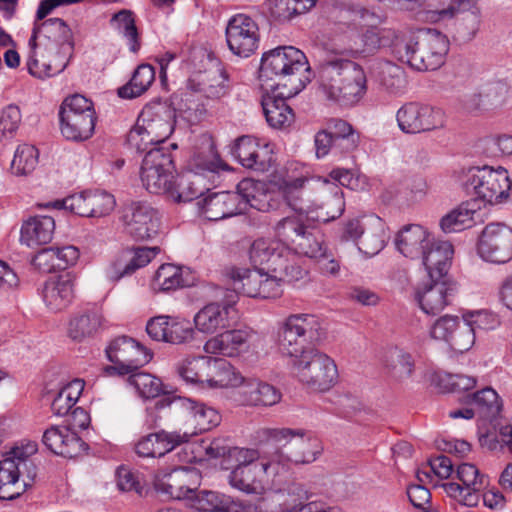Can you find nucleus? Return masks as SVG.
I'll list each match as a JSON object with an SVG mask.
<instances>
[{"instance_id": "nucleus-2", "label": "nucleus", "mask_w": 512, "mask_h": 512, "mask_svg": "<svg viewBox=\"0 0 512 512\" xmlns=\"http://www.w3.org/2000/svg\"><path fill=\"white\" fill-rule=\"evenodd\" d=\"M316 80L325 97L342 106L357 104L367 92V77L358 63L329 56L316 67Z\"/></svg>"}, {"instance_id": "nucleus-55", "label": "nucleus", "mask_w": 512, "mask_h": 512, "mask_svg": "<svg viewBox=\"0 0 512 512\" xmlns=\"http://www.w3.org/2000/svg\"><path fill=\"white\" fill-rule=\"evenodd\" d=\"M152 286L163 292L184 286L181 269L173 264L161 265L155 273Z\"/></svg>"}, {"instance_id": "nucleus-52", "label": "nucleus", "mask_w": 512, "mask_h": 512, "mask_svg": "<svg viewBox=\"0 0 512 512\" xmlns=\"http://www.w3.org/2000/svg\"><path fill=\"white\" fill-rule=\"evenodd\" d=\"M306 228L302 214L287 216L275 226L277 241L289 248V245L293 246L298 241Z\"/></svg>"}, {"instance_id": "nucleus-30", "label": "nucleus", "mask_w": 512, "mask_h": 512, "mask_svg": "<svg viewBox=\"0 0 512 512\" xmlns=\"http://www.w3.org/2000/svg\"><path fill=\"white\" fill-rule=\"evenodd\" d=\"M309 497L310 493L305 485L293 482L263 498V503L267 512H294L304 506Z\"/></svg>"}, {"instance_id": "nucleus-51", "label": "nucleus", "mask_w": 512, "mask_h": 512, "mask_svg": "<svg viewBox=\"0 0 512 512\" xmlns=\"http://www.w3.org/2000/svg\"><path fill=\"white\" fill-rule=\"evenodd\" d=\"M170 148L176 149L177 144H170L169 148L164 146H155L145 154L140 171L145 172H173L174 160Z\"/></svg>"}, {"instance_id": "nucleus-53", "label": "nucleus", "mask_w": 512, "mask_h": 512, "mask_svg": "<svg viewBox=\"0 0 512 512\" xmlns=\"http://www.w3.org/2000/svg\"><path fill=\"white\" fill-rule=\"evenodd\" d=\"M474 214L475 210L462 204L441 218L440 227L445 233L459 232L470 228L474 224Z\"/></svg>"}, {"instance_id": "nucleus-17", "label": "nucleus", "mask_w": 512, "mask_h": 512, "mask_svg": "<svg viewBox=\"0 0 512 512\" xmlns=\"http://www.w3.org/2000/svg\"><path fill=\"white\" fill-rule=\"evenodd\" d=\"M481 259L493 264H505L512 259V228L504 223L487 224L477 243Z\"/></svg>"}, {"instance_id": "nucleus-21", "label": "nucleus", "mask_w": 512, "mask_h": 512, "mask_svg": "<svg viewBox=\"0 0 512 512\" xmlns=\"http://www.w3.org/2000/svg\"><path fill=\"white\" fill-rule=\"evenodd\" d=\"M456 286L448 278H429L416 289V300L426 314L436 315L451 304Z\"/></svg>"}, {"instance_id": "nucleus-56", "label": "nucleus", "mask_w": 512, "mask_h": 512, "mask_svg": "<svg viewBox=\"0 0 512 512\" xmlns=\"http://www.w3.org/2000/svg\"><path fill=\"white\" fill-rule=\"evenodd\" d=\"M38 163V150L29 144L19 145L11 162V171L15 175H27Z\"/></svg>"}, {"instance_id": "nucleus-16", "label": "nucleus", "mask_w": 512, "mask_h": 512, "mask_svg": "<svg viewBox=\"0 0 512 512\" xmlns=\"http://www.w3.org/2000/svg\"><path fill=\"white\" fill-rule=\"evenodd\" d=\"M396 120L402 132L419 134L443 128L445 113L439 108L409 102L399 108Z\"/></svg>"}, {"instance_id": "nucleus-11", "label": "nucleus", "mask_w": 512, "mask_h": 512, "mask_svg": "<svg viewBox=\"0 0 512 512\" xmlns=\"http://www.w3.org/2000/svg\"><path fill=\"white\" fill-rule=\"evenodd\" d=\"M267 442L287 447V458L296 464L314 462L321 454V441L303 429L266 428L262 431Z\"/></svg>"}, {"instance_id": "nucleus-39", "label": "nucleus", "mask_w": 512, "mask_h": 512, "mask_svg": "<svg viewBox=\"0 0 512 512\" xmlns=\"http://www.w3.org/2000/svg\"><path fill=\"white\" fill-rule=\"evenodd\" d=\"M102 326V315L97 309H87L71 317L68 324V337L82 342L93 337Z\"/></svg>"}, {"instance_id": "nucleus-18", "label": "nucleus", "mask_w": 512, "mask_h": 512, "mask_svg": "<svg viewBox=\"0 0 512 512\" xmlns=\"http://www.w3.org/2000/svg\"><path fill=\"white\" fill-rule=\"evenodd\" d=\"M226 42L230 51L239 57L252 55L259 45V27L250 16L239 13L232 16L226 26Z\"/></svg>"}, {"instance_id": "nucleus-37", "label": "nucleus", "mask_w": 512, "mask_h": 512, "mask_svg": "<svg viewBox=\"0 0 512 512\" xmlns=\"http://www.w3.org/2000/svg\"><path fill=\"white\" fill-rule=\"evenodd\" d=\"M211 185L213 183H209L205 177L187 171L180 176L176 185L173 183L169 197L178 203L190 202L202 197L210 190Z\"/></svg>"}, {"instance_id": "nucleus-59", "label": "nucleus", "mask_w": 512, "mask_h": 512, "mask_svg": "<svg viewBox=\"0 0 512 512\" xmlns=\"http://www.w3.org/2000/svg\"><path fill=\"white\" fill-rule=\"evenodd\" d=\"M293 249L298 254L316 259L324 256L326 247H324L321 236L313 234L306 228L302 236L298 238V241L293 245Z\"/></svg>"}, {"instance_id": "nucleus-4", "label": "nucleus", "mask_w": 512, "mask_h": 512, "mask_svg": "<svg viewBox=\"0 0 512 512\" xmlns=\"http://www.w3.org/2000/svg\"><path fill=\"white\" fill-rule=\"evenodd\" d=\"M449 51V40L436 29L424 28L401 36L393 45V54L417 71L440 68Z\"/></svg>"}, {"instance_id": "nucleus-62", "label": "nucleus", "mask_w": 512, "mask_h": 512, "mask_svg": "<svg viewBox=\"0 0 512 512\" xmlns=\"http://www.w3.org/2000/svg\"><path fill=\"white\" fill-rule=\"evenodd\" d=\"M89 217H102L115 207V198L104 191H89Z\"/></svg>"}, {"instance_id": "nucleus-6", "label": "nucleus", "mask_w": 512, "mask_h": 512, "mask_svg": "<svg viewBox=\"0 0 512 512\" xmlns=\"http://www.w3.org/2000/svg\"><path fill=\"white\" fill-rule=\"evenodd\" d=\"M235 467L228 475V483L234 489L246 494L261 495L265 481L279 472V464L275 461L255 462L260 454L255 449H234Z\"/></svg>"}, {"instance_id": "nucleus-47", "label": "nucleus", "mask_w": 512, "mask_h": 512, "mask_svg": "<svg viewBox=\"0 0 512 512\" xmlns=\"http://www.w3.org/2000/svg\"><path fill=\"white\" fill-rule=\"evenodd\" d=\"M213 358L197 356L186 358L178 367L179 375L188 383L209 382Z\"/></svg>"}, {"instance_id": "nucleus-15", "label": "nucleus", "mask_w": 512, "mask_h": 512, "mask_svg": "<svg viewBox=\"0 0 512 512\" xmlns=\"http://www.w3.org/2000/svg\"><path fill=\"white\" fill-rule=\"evenodd\" d=\"M121 221L125 232L137 241L155 237L161 226L159 211L145 201H131L125 204L122 208Z\"/></svg>"}, {"instance_id": "nucleus-44", "label": "nucleus", "mask_w": 512, "mask_h": 512, "mask_svg": "<svg viewBox=\"0 0 512 512\" xmlns=\"http://www.w3.org/2000/svg\"><path fill=\"white\" fill-rule=\"evenodd\" d=\"M110 24L126 40L129 51L137 54L141 49V37L134 14L130 10H121L112 16Z\"/></svg>"}, {"instance_id": "nucleus-13", "label": "nucleus", "mask_w": 512, "mask_h": 512, "mask_svg": "<svg viewBox=\"0 0 512 512\" xmlns=\"http://www.w3.org/2000/svg\"><path fill=\"white\" fill-rule=\"evenodd\" d=\"M219 291L222 295L221 302L208 303L194 315V325L200 333L219 334L225 329L232 328L237 323L236 293H224L221 291V288Z\"/></svg>"}, {"instance_id": "nucleus-57", "label": "nucleus", "mask_w": 512, "mask_h": 512, "mask_svg": "<svg viewBox=\"0 0 512 512\" xmlns=\"http://www.w3.org/2000/svg\"><path fill=\"white\" fill-rule=\"evenodd\" d=\"M128 381L137 390L138 394L146 399L156 398L163 392L162 381L149 373H130Z\"/></svg>"}, {"instance_id": "nucleus-35", "label": "nucleus", "mask_w": 512, "mask_h": 512, "mask_svg": "<svg viewBox=\"0 0 512 512\" xmlns=\"http://www.w3.org/2000/svg\"><path fill=\"white\" fill-rule=\"evenodd\" d=\"M309 184L310 180L301 176L284 180L280 187L289 207L300 214L308 213L314 206V200L310 196Z\"/></svg>"}, {"instance_id": "nucleus-24", "label": "nucleus", "mask_w": 512, "mask_h": 512, "mask_svg": "<svg viewBox=\"0 0 512 512\" xmlns=\"http://www.w3.org/2000/svg\"><path fill=\"white\" fill-rule=\"evenodd\" d=\"M161 405H174V409L187 411L194 425V431L188 432L191 437L209 431L220 423V415L214 408L189 398L167 397L160 402L159 406L161 407Z\"/></svg>"}, {"instance_id": "nucleus-33", "label": "nucleus", "mask_w": 512, "mask_h": 512, "mask_svg": "<svg viewBox=\"0 0 512 512\" xmlns=\"http://www.w3.org/2000/svg\"><path fill=\"white\" fill-rule=\"evenodd\" d=\"M430 234L419 224L403 226L395 236L394 242L397 250L405 257L420 258L426 244L429 243Z\"/></svg>"}, {"instance_id": "nucleus-42", "label": "nucleus", "mask_w": 512, "mask_h": 512, "mask_svg": "<svg viewBox=\"0 0 512 512\" xmlns=\"http://www.w3.org/2000/svg\"><path fill=\"white\" fill-rule=\"evenodd\" d=\"M366 226L360 241L357 242V247L360 252L372 257L385 247V225L381 218L371 215L367 218Z\"/></svg>"}, {"instance_id": "nucleus-1", "label": "nucleus", "mask_w": 512, "mask_h": 512, "mask_svg": "<svg viewBox=\"0 0 512 512\" xmlns=\"http://www.w3.org/2000/svg\"><path fill=\"white\" fill-rule=\"evenodd\" d=\"M28 72L39 79L58 75L67 67L74 50L73 34L61 18L35 23L29 39Z\"/></svg>"}, {"instance_id": "nucleus-29", "label": "nucleus", "mask_w": 512, "mask_h": 512, "mask_svg": "<svg viewBox=\"0 0 512 512\" xmlns=\"http://www.w3.org/2000/svg\"><path fill=\"white\" fill-rule=\"evenodd\" d=\"M453 253L451 243L430 238L420 256L428 277L447 278Z\"/></svg>"}, {"instance_id": "nucleus-40", "label": "nucleus", "mask_w": 512, "mask_h": 512, "mask_svg": "<svg viewBox=\"0 0 512 512\" xmlns=\"http://www.w3.org/2000/svg\"><path fill=\"white\" fill-rule=\"evenodd\" d=\"M243 402L250 406H273L281 400L280 391L257 379L248 380L241 389Z\"/></svg>"}, {"instance_id": "nucleus-50", "label": "nucleus", "mask_w": 512, "mask_h": 512, "mask_svg": "<svg viewBox=\"0 0 512 512\" xmlns=\"http://www.w3.org/2000/svg\"><path fill=\"white\" fill-rule=\"evenodd\" d=\"M325 130L333 136L335 147L340 148L345 154L354 151L358 146L359 135L345 120L331 119Z\"/></svg>"}, {"instance_id": "nucleus-26", "label": "nucleus", "mask_w": 512, "mask_h": 512, "mask_svg": "<svg viewBox=\"0 0 512 512\" xmlns=\"http://www.w3.org/2000/svg\"><path fill=\"white\" fill-rule=\"evenodd\" d=\"M231 153L233 157L247 169L265 172L270 168L271 156L266 146H261L251 136H241L236 139Z\"/></svg>"}, {"instance_id": "nucleus-34", "label": "nucleus", "mask_w": 512, "mask_h": 512, "mask_svg": "<svg viewBox=\"0 0 512 512\" xmlns=\"http://www.w3.org/2000/svg\"><path fill=\"white\" fill-rule=\"evenodd\" d=\"M287 89L279 92L277 95H265L262 98V108L267 123L277 129L289 126L294 121V112L286 103Z\"/></svg>"}, {"instance_id": "nucleus-23", "label": "nucleus", "mask_w": 512, "mask_h": 512, "mask_svg": "<svg viewBox=\"0 0 512 512\" xmlns=\"http://www.w3.org/2000/svg\"><path fill=\"white\" fill-rule=\"evenodd\" d=\"M191 434L181 431L159 430L141 437L135 444V452L144 458H160L190 441Z\"/></svg>"}, {"instance_id": "nucleus-3", "label": "nucleus", "mask_w": 512, "mask_h": 512, "mask_svg": "<svg viewBox=\"0 0 512 512\" xmlns=\"http://www.w3.org/2000/svg\"><path fill=\"white\" fill-rule=\"evenodd\" d=\"M302 71H310L305 54L293 46H280L262 55L259 79L267 89H287V96H295L307 84L298 77Z\"/></svg>"}, {"instance_id": "nucleus-45", "label": "nucleus", "mask_w": 512, "mask_h": 512, "mask_svg": "<svg viewBox=\"0 0 512 512\" xmlns=\"http://www.w3.org/2000/svg\"><path fill=\"white\" fill-rule=\"evenodd\" d=\"M155 80V69L150 64L139 65L130 81L118 89V96L123 99H133L141 96Z\"/></svg>"}, {"instance_id": "nucleus-9", "label": "nucleus", "mask_w": 512, "mask_h": 512, "mask_svg": "<svg viewBox=\"0 0 512 512\" xmlns=\"http://www.w3.org/2000/svg\"><path fill=\"white\" fill-rule=\"evenodd\" d=\"M462 187L468 195L489 204H498L508 198L511 182L504 169L471 167L463 175Z\"/></svg>"}, {"instance_id": "nucleus-46", "label": "nucleus", "mask_w": 512, "mask_h": 512, "mask_svg": "<svg viewBox=\"0 0 512 512\" xmlns=\"http://www.w3.org/2000/svg\"><path fill=\"white\" fill-rule=\"evenodd\" d=\"M315 5V0H267L270 17L279 23L288 22L306 13Z\"/></svg>"}, {"instance_id": "nucleus-38", "label": "nucleus", "mask_w": 512, "mask_h": 512, "mask_svg": "<svg viewBox=\"0 0 512 512\" xmlns=\"http://www.w3.org/2000/svg\"><path fill=\"white\" fill-rule=\"evenodd\" d=\"M60 130L67 139L75 142L85 141L92 137L97 117L84 113V115H59Z\"/></svg>"}, {"instance_id": "nucleus-20", "label": "nucleus", "mask_w": 512, "mask_h": 512, "mask_svg": "<svg viewBox=\"0 0 512 512\" xmlns=\"http://www.w3.org/2000/svg\"><path fill=\"white\" fill-rule=\"evenodd\" d=\"M201 475L196 468L178 467L155 481L157 492L177 500H189L200 485Z\"/></svg>"}, {"instance_id": "nucleus-36", "label": "nucleus", "mask_w": 512, "mask_h": 512, "mask_svg": "<svg viewBox=\"0 0 512 512\" xmlns=\"http://www.w3.org/2000/svg\"><path fill=\"white\" fill-rule=\"evenodd\" d=\"M55 231V220L51 216H34L21 227L20 240L29 247L48 244Z\"/></svg>"}, {"instance_id": "nucleus-8", "label": "nucleus", "mask_w": 512, "mask_h": 512, "mask_svg": "<svg viewBox=\"0 0 512 512\" xmlns=\"http://www.w3.org/2000/svg\"><path fill=\"white\" fill-rule=\"evenodd\" d=\"M323 331L316 316L293 314L286 318L278 331V345L283 354L294 360L307 352L312 345L322 339Z\"/></svg>"}, {"instance_id": "nucleus-10", "label": "nucleus", "mask_w": 512, "mask_h": 512, "mask_svg": "<svg viewBox=\"0 0 512 512\" xmlns=\"http://www.w3.org/2000/svg\"><path fill=\"white\" fill-rule=\"evenodd\" d=\"M293 367L299 381L312 391H328L338 377L334 360L315 348L293 360Z\"/></svg>"}, {"instance_id": "nucleus-19", "label": "nucleus", "mask_w": 512, "mask_h": 512, "mask_svg": "<svg viewBox=\"0 0 512 512\" xmlns=\"http://www.w3.org/2000/svg\"><path fill=\"white\" fill-rule=\"evenodd\" d=\"M137 121L146 131V136L162 145L175 129L176 110L167 102H150L143 107Z\"/></svg>"}, {"instance_id": "nucleus-58", "label": "nucleus", "mask_w": 512, "mask_h": 512, "mask_svg": "<svg viewBox=\"0 0 512 512\" xmlns=\"http://www.w3.org/2000/svg\"><path fill=\"white\" fill-rule=\"evenodd\" d=\"M140 178L147 191L153 194H167L170 196L173 186V172H145L140 171Z\"/></svg>"}, {"instance_id": "nucleus-54", "label": "nucleus", "mask_w": 512, "mask_h": 512, "mask_svg": "<svg viewBox=\"0 0 512 512\" xmlns=\"http://www.w3.org/2000/svg\"><path fill=\"white\" fill-rule=\"evenodd\" d=\"M189 504L192 508L203 512L225 511L228 496L214 491L194 490Z\"/></svg>"}, {"instance_id": "nucleus-48", "label": "nucleus", "mask_w": 512, "mask_h": 512, "mask_svg": "<svg viewBox=\"0 0 512 512\" xmlns=\"http://www.w3.org/2000/svg\"><path fill=\"white\" fill-rule=\"evenodd\" d=\"M510 86L504 81H496L485 86L480 94L473 95L467 102L469 109H477L480 106L497 108L502 106L508 96Z\"/></svg>"}, {"instance_id": "nucleus-25", "label": "nucleus", "mask_w": 512, "mask_h": 512, "mask_svg": "<svg viewBox=\"0 0 512 512\" xmlns=\"http://www.w3.org/2000/svg\"><path fill=\"white\" fill-rule=\"evenodd\" d=\"M42 442L54 454L67 458H74L87 449V444L67 426L46 429Z\"/></svg>"}, {"instance_id": "nucleus-27", "label": "nucleus", "mask_w": 512, "mask_h": 512, "mask_svg": "<svg viewBox=\"0 0 512 512\" xmlns=\"http://www.w3.org/2000/svg\"><path fill=\"white\" fill-rule=\"evenodd\" d=\"M74 288L75 276L69 272L50 277L43 284V301L51 311H61L72 303Z\"/></svg>"}, {"instance_id": "nucleus-64", "label": "nucleus", "mask_w": 512, "mask_h": 512, "mask_svg": "<svg viewBox=\"0 0 512 512\" xmlns=\"http://www.w3.org/2000/svg\"><path fill=\"white\" fill-rule=\"evenodd\" d=\"M20 121L21 113L16 105H8L0 112V142L13 136Z\"/></svg>"}, {"instance_id": "nucleus-41", "label": "nucleus", "mask_w": 512, "mask_h": 512, "mask_svg": "<svg viewBox=\"0 0 512 512\" xmlns=\"http://www.w3.org/2000/svg\"><path fill=\"white\" fill-rule=\"evenodd\" d=\"M21 470L10 459L0 461V500H14L28 488L20 481Z\"/></svg>"}, {"instance_id": "nucleus-5", "label": "nucleus", "mask_w": 512, "mask_h": 512, "mask_svg": "<svg viewBox=\"0 0 512 512\" xmlns=\"http://www.w3.org/2000/svg\"><path fill=\"white\" fill-rule=\"evenodd\" d=\"M341 17L343 20H347L345 23L348 25V41L345 50L350 56L354 57L364 53L370 54L378 48L385 46H390L393 49L395 41L401 39V36L392 29L371 27L364 32H360L359 26L361 22H369V19L375 17L373 12L363 7H352L342 10Z\"/></svg>"}, {"instance_id": "nucleus-61", "label": "nucleus", "mask_w": 512, "mask_h": 512, "mask_svg": "<svg viewBox=\"0 0 512 512\" xmlns=\"http://www.w3.org/2000/svg\"><path fill=\"white\" fill-rule=\"evenodd\" d=\"M89 191L70 195L62 200H56L48 203L46 206H52L55 209H65L75 215L89 217Z\"/></svg>"}, {"instance_id": "nucleus-31", "label": "nucleus", "mask_w": 512, "mask_h": 512, "mask_svg": "<svg viewBox=\"0 0 512 512\" xmlns=\"http://www.w3.org/2000/svg\"><path fill=\"white\" fill-rule=\"evenodd\" d=\"M188 168V172L203 176L209 183H214L218 171L224 168V165L210 138H204L202 146L189 160Z\"/></svg>"}, {"instance_id": "nucleus-12", "label": "nucleus", "mask_w": 512, "mask_h": 512, "mask_svg": "<svg viewBox=\"0 0 512 512\" xmlns=\"http://www.w3.org/2000/svg\"><path fill=\"white\" fill-rule=\"evenodd\" d=\"M268 273L261 268H231L227 276L232 288H221V291L234 292L237 296L242 294L251 298H276L282 294L283 281L278 275Z\"/></svg>"}, {"instance_id": "nucleus-14", "label": "nucleus", "mask_w": 512, "mask_h": 512, "mask_svg": "<svg viewBox=\"0 0 512 512\" xmlns=\"http://www.w3.org/2000/svg\"><path fill=\"white\" fill-rule=\"evenodd\" d=\"M106 354L114 365L107 366L108 374L126 375L137 371L152 359V353L142 344L128 336H120L111 341Z\"/></svg>"}, {"instance_id": "nucleus-49", "label": "nucleus", "mask_w": 512, "mask_h": 512, "mask_svg": "<svg viewBox=\"0 0 512 512\" xmlns=\"http://www.w3.org/2000/svg\"><path fill=\"white\" fill-rule=\"evenodd\" d=\"M244 382L240 372L225 359L213 358L208 385L210 387H236Z\"/></svg>"}, {"instance_id": "nucleus-43", "label": "nucleus", "mask_w": 512, "mask_h": 512, "mask_svg": "<svg viewBox=\"0 0 512 512\" xmlns=\"http://www.w3.org/2000/svg\"><path fill=\"white\" fill-rule=\"evenodd\" d=\"M384 369L395 380L410 378L415 370L414 357L403 348H390L384 359Z\"/></svg>"}, {"instance_id": "nucleus-63", "label": "nucleus", "mask_w": 512, "mask_h": 512, "mask_svg": "<svg viewBox=\"0 0 512 512\" xmlns=\"http://www.w3.org/2000/svg\"><path fill=\"white\" fill-rule=\"evenodd\" d=\"M84 113L96 115L92 101L80 94L65 98L59 110V115H84Z\"/></svg>"}, {"instance_id": "nucleus-32", "label": "nucleus", "mask_w": 512, "mask_h": 512, "mask_svg": "<svg viewBox=\"0 0 512 512\" xmlns=\"http://www.w3.org/2000/svg\"><path fill=\"white\" fill-rule=\"evenodd\" d=\"M250 337L251 331L247 329H225L209 339L204 345V350L208 354L233 357L246 346Z\"/></svg>"}, {"instance_id": "nucleus-22", "label": "nucleus", "mask_w": 512, "mask_h": 512, "mask_svg": "<svg viewBox=\"0 0 512 512\" xmlns=\"http://www.w3.org/2000/svg\"><path fill=\"white\" fill-rule=\"evenodd\" d=\"M160 252L155 247H131L119 252L106 269V276L111 281L131 276L136 270L148 265Z\"/></svg>"}, {"instance_id": "nucleus-60", "label": "nucleus", "mask_w": 512, "mask_h": 512, "mask_svg": "<svg viewBox=\"0 0 512 512\" xmlns=\"http://www.w3.org/2000/svg\"><path fill=\"white\" fill-rule=\"evenodd\" d=\"M453 331L452 336L447 341L450 348L458 353H464L471 349L475 343L476 336L465 317H463L458 327Z\"/></svg>"}, {"instance_id": "nucleus-28", "label": "nucleus", "mask_w": 512, "mask_h": 512, "mask_svg": "<svg viewBox=\"0 0 512 512\" xmlns=\"http://www.w3.org/2000/svg\"><path fill=\"white\" fill-rule=\"evenodd\" d=\"M237 194L229 191L211 193L197 201L200 215L209 221H218L241 214Z\"/></svg>"}, {"instance_id": "nucleus-7", "label": "nucleus", "mask_w": 512, "mask_h": 512, "mask_svg": "<svg viewBox=\"0 0 512 512\" xmlns=\"http://www.w3.org/2000/svg\"><path fill=\"white\" fill-rule=\"evenodd\" d=\"M249 259L252 265H266V272H271L287 283L303 279L307 274L295 261L291 249L277 240L257 239L249 250Z\"/></svg>"}]
</instances>
